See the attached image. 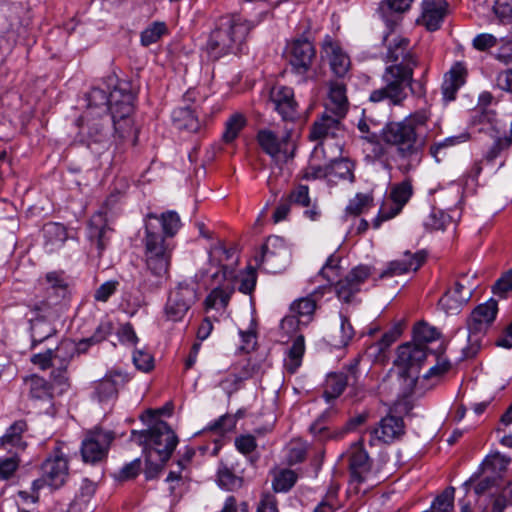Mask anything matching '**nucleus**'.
<instances>
[{
  "instance_id": "1",
  "label": "nucleus",
  "mask_w": 512,
  "mask_h": 512,
  "mask_svg": "<svg viewBox=\"0 0 512 512\" xmlns=\"http://www.w3.org/2000/svg\"><path fill=\"white\" fill-rule=\"evenodd\" d=\"M428 120L429 115L425 111H417L402 121L386 124L382 130V140L395 149L397 168L403 174L414 170L422 160Z\"/></svg>"
},
{
  "instance_id": "2",
  "label": "nucleus",
  "mask_w": 512,
  "mask_h": 512,
  "mask_svg": "<svg viewBox=\"0 0 512 512\" xmlns=\"http://www.w3.org/2000/svg\"><path fill=\"white\" fill-rule=\"evenodd\" d=\"M106 82L109 95L104 89L93 87L87 94L88 107L99 108L103 112L109 110L115 132L123 139L131 127L128 117L134 110V94L128 83L118 81L114 75L108 76Z\"/></svg>"
},
{
  "instance_id": "3",
  "label": "nucleus",
  "mask_w": 512,
  "mask_h": 512,
  "mask_svg": "<svg viewBox=\"0 0 512 512\" xmlns=\"http://www.w3.org/2000/svg\"><path fill=\"white\" fill-rule=\"evenodd\" d=\"M260 21L261 19L250 22L239 15L221 17L207 42V51L211 58L216 60L226 54L241 51L249 31Z\"/></svg>"
},
{
  "instance_id": "4",
  "label": "nucleus",
  "mask_w": 512,
  "mask_h": 512,
  "mask_svg": "<svg viewBox=\"0 0 512 512\" xmlns=\"http://www.w3.org/2000/svg\"><path fill=\"white\" fill-rule=\"evenodd\" d=\"M414 68L411 64H393L386 67L382 75L385 85L371 92L370 101L376 103L388 100L392 105H400L407 97L405 88L411 86Z\"/></svg>"
},
{
  "instance_id": "5",
  "label": "nucleus",
  "mask_w": 512,
  "mask_h": 512,
  "mask_svg": "<svg viewBox=\"0 0 512 512\" xmlns=\"http://www.w3.org/2000/svg\"><path fill=\"white\" fill-rule=\"evenodd\" d=\"M135 441L144 447L145 454L153 453L168 461L178 444V437L165 421H157L148 430L132 431Z\"/></svg>"
},
{
  "instance_id": "6",
  "label": "nucleus",
  "mask_w": 512,
  "mask_h": 512,
  "mask_svg": "<svg viewBox=\"0 0 512 512\" xmlns=\"http://www.w3.org/2000/svg\"><path fill=\"white\" fill-rule=\"evenodd\" d=\"M498 303L493 298L478 305L470 314L467 320L469 331L468 345L463 348V357H474L481 348L482 336L496 318Z\"/></svg>"
},
{
  "instance_id": "7",
  "label": "nucleus",
  "mask_w": 512,
  "mask_h": 512,
  "mask_svg": "<svg viewBox=\"0 0 512 512\" xmlns=\"http://www.w3.org/2000/svg\"><path fill=\"white\" fill-rule=\"evenodd\" d=\"M428 348L415 342H408L398 347L395 365L403 379L405 388L412 391L417 382V369L427 357Z\"/></svg>"
},
{
  "instance_id": "8",
  "label": "nucleus",
  "mask_w": 512,
  "mask_h": 512,
  "mask_svg": "<svg viewBox=\"0 0 512 512\" xmlns=\"http://www.w3.org/2000/svg\"><path fill=\"white\" fill-rule=\"evenodd\" d=\"M257 142L261 149L277 162H287L294 157L296 144L289 129H285L282 134L270 129H261L257 133Z\"/></svg>"
},
{
  "instance_id": "9",
  "label": "nucleus",
  "mask_w": 512,
  "mask_h": 512,
  "mask_svg": "<svg viewBox=\"0 0 512 512\" xmlns=\"http://www.w3.org/2000/svg\"><path fill=\"white\" fill-rule=\"evenodd\" d=\"M476 286L474 274L461 275L454 283L453 288L449 289L439 300V305L446 314H458L471 299Z\"/></svg>"
},
{
  "instance_id": "10",
  "label": "nucleus",
  "mask_w": 512,
  "mask_h": 512,
  "mask_svg": "<svg viewBox=\"0 0 512 512\" xmlns=\"http://www.w3.org/2000/svg\"><path fill=\"white\" fill-rule=\"evenodd\" d=\"M196 289L188 284H179L169 295L165 314L171 321H180L196 302Z\"/></svg>"
},
{
  "instance_id": "11",
  "label": "nucleus",
  "mask_w": 512,
  "mask_h": 512,
  "mask_svg": "<svg viewBox=\"0 0 512 512\" xmlns=\"http://www.w3.org/2000/svg\"><path fill=\"white\" fill-rule=\"evenodd\" d=\"M46 298L32 304L31 310L46 317L53 306L58 305L68 294L67 284L55 272H50L45 277Z\"/></svg>"
},
{
  "instance_id": "12",
  "label": "nucleus",
  "mask_w": 512,
  "mask_h": 512,
  "mask_svg": "<svg viewBox=\"0 0 512 512\" xmlns=\"http://www.w3.org/2000/svg\"><path fill=\"white\" fill-rule=\"evenodd\" d=\"M114 436L109 431L95 429L87 432L81 445L82 459L86 463L101 461L107 454Z\"/></svg>"
},
{
  "instance_id": "13",
  "label": "nucleus",
  "mask_w": 512,
  "mask_h": 512,
  "mask_svg": "<svg viewBox=\"0 0 512 512\" xmlns=\"http://www.w3.org/2000/svg\"><path fill=\"white\" fill-rule=\"evenodd\" d=\"M86 347L81 345V341L76 344L70 339H66L60 342L55 350H52L53 357V371L52 376L59 385H67L68 378L66 376V370L77 353H84Z\"/></svg>"
},
{
  "instance_id": "14",
  "label": "nucleus",
  "mask_w": 512,
  "mask_h": 512,
  "mask_svg": "<svg viewBox=\"0 0 512 512\" xmlns=\"http://www.w3.org/2000/svg\"><path fill=\"white\" fill-rule=\"evenodd\" d=\"M288 255L285 241L279 236H270L261 247V253L255 256L258 265L266 264L272 272L280 270Z\"/></svg>"
},
{
  "instance_id": "15",
  "label": "nucleus",
  "mask_w": 512,
  "mask_h": 512,
  "mask_svg": "<svg viewBox=\"0 0 512 512\" xmlns=\"http://www.w3.org/2000/svg\"><path fill=\"white\" fill-rule=\"evenodd\" d=\"M286 55L292 70L299 75H304L312 65L315 48L307 39H296L288 45Z\"/></svg>"
},
{
  "instance_id": "16",
  "label": "nucleus",
  "mask_w": 512,
  "mask_h": 512,
  "mask_svg": "<svg viewBox=\"0 0 512 512\" xmlns=\"http://www.w3.org/2000/svg\"><path fill=\"white\" fill-rule=\"evenodd\" d=\"M372 269L367 265H359L353 268L345 278L339 280L335 285L337 297L349 303L354 295L360 291L361 285L371 276Z\"/></svg>"
},
{
  "instance_id": "17",
  "label": "nucleus",
  "mask_w": 512,
  "mask_h": 512,
  "mask_svg": "<svg viewBox=\"0 0 512 512\" xmlns=\"http://www.w3.org/2000/svg\"><path fill=\"white\" fill-rule=\"evenodd\" d=\"M412 194L413 188L410 180L406 179L394 185L390 192V199L393 204L389 209L386 208L385 204L381 207L378 217L373 221L374 228H378L382 221L389 220L398 215Z\"/></svg>"
},
{
  "instance_id": "18",
  "label": "nucleus",
  "mask_w": 512,
  "mask_h": 512,
  "mask_svg": "<svg viewBox=\"0 0 512 512\" xmlns=\"http://www.w3.org/2000/svg\"><path fill=\"white\" fill-rule=\"evenodd\" d=\"M270 100L284 120H293L297 114V102L292 88L276 84L271 88Z\"/></svg>"
},
{
  "instance_id": "19",
  "label": "nucleus",
  "mask_w": 512,
  "mask_h": 512,
  "mask_svg": "<svg viewBox=\"0 0 512 512\" xmlns=\"http://www.w3.org/2000/svg\"><path fill=\"white\" fill-rule=\"evenodd\" d=\"M422 12L417 23L423 25L428 31H436L441 27L447 15L448 3L446 0H423Z\"/></svg>"
},
{
  "instance_id": "20",
  "label": "nucleus",
  "mask_w": 512,
  "mask_h": 512,
  "mask_svg": "<svg viewBox=\"0 0 512 512\" xmlns=\"http://www.w3.org/2000/svg\"><path fill=\"white\" fill-rule=\"evenodd\" d=\"M425 261V253L422 251L412 254L409 251H405L401 259H396L388 263L386 269H384L379 277H393L402 275L408 272H416Z\"/></svg>"
},
{
  "instance_id": "21",
  "label": "nucleus",
  "mask_w": 512,
  "mask_h": 512,
  "mask_svg": "<svg viewBox=\"0 0 512 512\" xmlns=\"http://www.w3.org/2000/svg\"><path fill=\"white\" fill-rule=\"evenodd\" d=\"M347 458L352 481L362 483L371 470L368 453L360 443H355L350 447Z\"/></svg>"
},
{
  "instance_id": "22",
  "label": "nucleus",
  "mask_w": 512,
  "mask_h": 512,
  "mask_svg": "<svg viewBox=\"0 0 512 512\" xmlns=\"http://www.w3.org/2000/svg\"><path fill=\"white\" fill-rule=\"evenodd\" d=\"M27 430L28 425L25 420L15 421L0 438V448L9 453L23 452L27 447V442L24 440V433Z\"/></svg>"
},
{
  "instance_id": "23",
  "label": "nucleus",
  "mask_w": 512,
  "mask_h": 512,
  "mask_svg": "<svg viewBox=\"0 0 512 512\" xmlns=\"http://www.w3.org/2000/svg\"><path fill=\"white\" fill-rule=\"evenodd\" d=\"M152 220H158L154 214L147 215L145 236V257L171 255V249L165 243L164 237L156 231Z\"/></svg>"
},
{
  "instance_id": "24",
  "label": "nucleus",
  "mask_w": 512,
  "mask_h": 512,
  "mask_svg": "<svg viewBox=\"0 0 512 512\" xmlns=\"http://www.w3.org/2000/svg\"><path fill=\"white\" fill-rule=\"evenodd\" d=\"M128 381L127 375L119 371H111L94 385L95 396L100 402L117 396L118 388Z\"/></svg>"
},
{
  "instance_id": "25",
  "label": "nucleus",
  "mask_w": 512,
  "mask_h": 512,
  "mask_svg": "<svg viewBox=\"0 0 512 512\" xmlns=\"http://www.w3.org/2000/svg\"><path fill=\"white\" fill-rule=\"evenodd\" d=\"M42 473L47 485L59 488L68 477V462L62 456L48 458L42 465Z\"/></svg>"
},
{
  "instance_id": "26",
  "label": "nucleus",
  "mask_w": 512,
  "mask_h": 512,
  "mask_svg": "<svg viewBox=\"0 0 512 512\" xmlns=\"http://www.w3.org/2000/svg\"><path fill=\"white\" fill-rule=\"evenodd\" d=\"M371 435L383 443H391L404 434V422L396 416H386L370 431Z\"/></svg>"
},
{
  "instance_id": "27",
  "label": "nucleus",
  "mask_w": 512,
  "mask_h": 512,
  "mask_svg": "<svg viewBox=\"0 0 512 512\" xmlns=\"http://www.w3.org/2000/svg\"><path fill=\"white\" fill-rule=\"evenodd\" d=\"M409 46V39L400 36L395 37L392 42L388 44V60L392 62L400 60L398 64H411V67H416L418 65V60L410 51Z\"/></svg>"
},
{
  "instance_id": "28",
  "label": "nucleus",
  "mask_w": 512,
  "mask_h": 512,
  "mask_svg": "<svg viewBox=\"0 0 512 512\" xmlns=\"http://www.w3.org/2000/svg\"><path fill=\"white\" fill-rule=\"evenodd\" d=\"M467 71L462 63H456L445 75L442 84V94L445 100L455 99L458 89L465 83Z\"/></svg>"
},
{
  "instance_id": "29",
  "label": "nucleus",
  "mask_w": 512,
  "mask_h": 512,
  "mask_svg": "<svg viewBox=\"0 0 512 512\" xmlns=\"http://www.w3.org/2000/svg\"><path fill=\"white\" fill-rule=\"evenodd\" d=\"M342 118L343 117H338L335 114L331 116L324 113L319 120L313 123L310 131V139L322 140L328 136L335 137L340 130V120Z\"/></svg>"
},
{
  "instance_id": "30",
  "label": "nucleus",
  "mask_w": 512,
  "mask_h": 512,
  "mask_svg": "<svg viewBox=\"0 0 512 512\" xmlns=\"http://www.w3.org/2000/svg\"><path fill=\"white\" fill-rule=\"evenodd\" d=\"M97 485L93 481L84 478L81 480L79 490L76 493L71 509L74 512H92L94 509L91 500L96 492Z\"/></svg>"
},
{
  "instance_id": "31",
  "label": "nucleus",
  "mask_w": 512,
  "mask_h": 512,
  "mask_svg": "<svg viewBox=\"0 0 512 512\" xmlns=\"http://www.w3.org/2000/svg\"><path fill=\"white\" fill-rule=\"evenodd\" d=\"M109 232H111V229L104 223L101 215H96L91 219L88 228V237L91 244L96 246L99 257L102 255L109 242Z\"/></svg>"
},
{
  "instance_id": "32",
  "label": "nucleus",
  "mask_w": 512,
  "mask_h": 512,
  "mask_svg": "<svg viewBox=\"0 0 512 512\" xmlns=\"http://www.w3.org/2000/svg\"><path fill=\"white\" fill-rule=\"evenodd\" d=\"M323 53L329 61L331 70L337 77H343L348 72L350 60L340 47L329 43L324 46Z\"/></svg>"
},
{
  "instance_id": "33",
  "label": "nucleus",
  "mask_w": 512,
  "mask_h": 512,
  "mask_svg": "<svg viewBox=\"0 0 512 512\" xmlns=\"http://www.w3.org/2000/svg\"><path fill=\"white\" fill-rule=\"evenodd\" d=\"M44 248L48 253L58 251L67 239L66 228L59 223H48L43 227Z\"/></svg>"
},
{
  "instance_id": "34",
  "label": "nucleus",
  "mask_w": 512,
  "mask_h": 512,
  "mask_svg": "<svg viewBox=\"0 0 512 512\" xmlns=\"http://www.w3.org/2000/svg\"><path fill=\"white\" fill-rule=\"evenodd\" d=\"M328 109L336 116L344 117L348 110V100L346 97V87L342 82L335 81L330 83Z\"/></svg>"
},
{
  "instance_id": "35",
  "label": "nucleus",
  "mask_w": 512,
  "mask_h": 512,
  "mask_svg": "<svg viewBox=\"0 0 512 512\" xmlns=\"http://www.w3.org/2000/svg\"><path fill=\"white\" fill-rule=\"evenodd\" d=\"M354 163L347 158L334 159L329 163V182L348 180L354 182Z\"/></svg>"
},
{
  "instance_id": "36",
  "label": "nucleus",
  "mask_w": 512,
  "mask_h": 512,
  "mask_svg": "<svg viewBox=\"0 0 512 512\" xmlns=\"http://www.w3.org/2000/svg\"><path fill=\"white\" fill-rule=\"evenodd\" d=\"M170 261L171 255L146 257L147 269L152 275L158 278L154 285V289L159 288L163 281L168 278Z\"/></svg>"
},
{
  "instance_id": "37",
  "label": "nucleus",
  "mask_w": 512,
  "mask_h": 512,
  "mask_svg": "<svg viewBox=\"0 0 512 512\" xmlns=\"http://www.w3.org/2000/svg\"><path fill=\"white\" fill-rule=\"evenodd\" d=\"M413 0H385L379 6V13L387 22V26L396 22L399 14L408 10Z\"/></svg>"
},
{
  "instance_id": "38",
  "label": "nucleus",
  "mask_w": 512,
  "mask_h": 512,
  "mask_svg": "<svg viewBox=\"0 0 512 512\" xmlns=\"http://www.w3.org/2000/svg\"><path fill=\"white\" fill-rule=\"evenodd\" d=\"M172 120L179 130H187L189 132L198 131L200 124L197 117L189 107H179L173 110Z\"/></svg>"
},
{
  "instance_id": "39",
  "label": "nucleus",
  "mask_w": 512,
  "mask_h": 512,
  "mask_svg": "<svg viewBox=\"0 0 512 512\" xmlns=\"http://www.w3.org/2000/svg\"><path fill=\"white\" fill-rule=\"evenodd\" d=\"M347 386V379L344 372L331 373L325 381L323 396L327 402L339 397Z\"/></svg>"
},
{
  "instance_id": "40",
  "label": "nucleus",
  "mask_w": 512,
  "mask_h": 512,
  "mask_svg": "<svg viewBox=\"0 0 512 512\" xmlns=\"http://www.w3.org/2000/svg\"><path fill=\"white\" fill-rule=\"evenodd\" d=\"M305 352V341L303 335H298L288 350V360L285 367L290 373H294L301 365L302 357Z\"/></svg>"
},
{
  "instance_id": "41",
  "label": "nucleus",
  "mask_w": 512,
  "mask_h": 512,
  "mask_svg": "<svg viewBox=\"0 0 512 512\" xmlns=\"http://www.w3.org/2000/svg\"><path fill=\"white\" fill-rule=\"evenodd\" d=\"M509 460L499 453L488 456L482 463L481 469L484 474H490L497 479L501 478V474L507 469Z\"/></svg>"
},
{
  "instance_id": "42",
  "label": "nucleus",
  "mask_w": 512,
  "mask_h": 512,
  "mask_svg": "<svg viewBox=\"0 0 512 512\" xmlns=\"http://www.w3.org/2000/svg\"><path fill=\"white\" fill-rule=\"evenodd\" d=\"M245 125L246 118L243 114L238 112L232 114L225 123V131L222 136L224 142L231 143L234 141Z\"/></svg>"
},
{
  "instance_id": "43",
  "label": "nucleus",
  "mask_w": 512,
  "mask_h": 512,
  "mask_svg": "<svg viewBox=\"0 0 512 512\" xmlns=\"http://www.w3.org/2000/svg\"><path fill=\"white\" fill-rule=\"evenodd\" d=\"M439 332L427 323H418L413 330V342L427 347L428 343H431L439 338Z\"/></svg>"
},
{
  "instance_id": "44",
  "label": "nucleus",
  "mask_w": 512,
  "mask_h": 512,
  "mask_svg": "<svg viewBox=\"0 0 512 512\" xmlns=\"http://www.w3.org/2000/svg\"><path fill=\"white\" fill-rule=\"evenodd\" d=\"M297 481V474L290 469H282L275 473L272 486L275 492L289 491Z\"/></svg>"
},
{
  "instance_id": "45",
  "label": "nucleus",
  "mask_w": 512,
  "mask_h": 512,
  "mask_svg": "<svg viewBox=\"0 0 512 512\" xmlns=\"http://www.w3.org/2000/svg\"><path fill=\"white\" fill-rule=\"evenodd\" d=\"M30 395L36 400H51L52 392L50 384L42 377L32 376L29 379Z\"/></svg>"
},
{
  "instance_id": "46",
  "label": "nucleus",
  "mask_w": 512,
  "mask_h": 512,
  "mask_svg": "<svg viewBox=\"0 0 512 512\" xmlns=\"http://www.w3.org/2000/svg\"><path fill=\"white\" fill-rule=\"evenodd\" d=\"M167 32L164 22H153L141 33V44L149 46L156 43Z\"/></svg>"
},
{
  "instance_id": "47",
  "label": "nucleus",
  "mask_w": 512,
  "mask_h": 512,
  "mask_svg": "<svg viewBox=\"0 0 512 512\" xmlns=\"http://www.w3.org/2000/svg\"><path fill=\"white\" fill-rule=\"evenodd\" d=\"M316 309L315 301L310 297L301 298L291 304L290 311L299 318H306L309 321Z\"/></svg>"
},
{
  "instance_id": "48",
  "label": "nucleus",
  "mask_w": 512,
  "mask_h": 512,
  "mask_svg": "<svg viewBox=\"0 0 512 512\" xmlns=\"http://www.w3.org/2000/svg\"><path fill=\"white\" fill-rule=\"evenodd\" d=\"M454 493L453 487L446 488L440 495H438L432 503V510L434 512H451L454 506Z\"/></svg>"
},
{
  "instance_id": "49",
  "label": "nucleus",
  "mask_w": 512,
  "mask_h": 512,
  "mask_svg": "<svg viewBox=\"0 0 512 512\" xmlns=\"http://www.w3.org/2000/svg\"><path fill=\"white\" fill-rule=\"evenodd\" d=\"M155 222H161L163 232L166 236H174L181 226L179 215L175 211H167L161 215Z\"/></svg>"
},
{
  "instance_id": "50",
  "label": "nucleus",
  "mask_w": 512,
  "mask_h": 512,
  "mask_svg": "<svg viewBox=\"0 0 512 512\" xmlns=\"http://www.w3.org/2000/svg\"><path fill=\"white\" fill-rule=\"evenodd\" d=\"M218 484L227 490H235L242 486V478L235 475L227 466L222 465L218 469Z\"/></svg>"
},
{
  "instance_id": "51",
  "label": "nucleus",
  "mask_w": 512,
  "mask_h": 512,
  "mask_svg": "<svg viewBox=\"0 0 512 512\" xmlns=\"http://www.w3.org/2000/svg\"><path fill=\"white\" fill-rule=\"evenodd\" d=\"M510 493V490L504 489L498 495H492L482 512H503L507 506L512 504Z\"/></svg>"
},
{
  "instance_id": "52",
  "label": "nucleus",
  "mask_w": 512,
  "mask_h": 512,
  "mask_svg": "<svg viewBox=\"0 0 512 512\" xmlns=\"http://www.w3.org/2000/svg\"><path fill=\"white\" fill-rule=\"evenodd\" d=\"M468 139H469L468 133H461L457 136L448 137V138L444 139L443 141H440V142H437V143H434L433 145H431L430 146V154L437 161H440L439 154L442 152V150H444L448 147H452L454 145L466 142Z\"/></svg>"
},
{
  "instance_id": "53",
  "label": "nucleus",
  "mask_w": 512,
  "mask_h": 512,
  "mask_svg": "<svg viewBox=\"0 0 512 512\" xmlns=\"http://www.w3.org/2000/svg\"><path fill=\"white\" fill-rule=\"evenodd\" d=\"M232 290H224L222 288L213 289L205 300L207 308H215L220 305L225 308L230 300Z\"/></svg>"
},
{
  "instance_id": "54",
  "label": "nucleus",
  "mask_w": 512,
  "mask_h": 512,
  "mask_svg": "<svg viewBox=\"0 0 512 512\" xmlns=\"http://www.w3.org/2000/svg\"><path fill=\"white\" fill-rule=\"evenodd\" d=\"M451 224V217L441 210H434L428 216L425 226L431 230H444Z\"/></svg>"
},
{
  "instance_id": "55",
  "label": "nucleus",
  "mask_w": 512,
  "mask_h": 512,
  "mask_svg": "<svg viewBox=\"0 0 512 512\" xmlns=\"http://www.w3.org/2000/svg\"><path fill=\"white\" fill-rule=\"evenodd\" d=\"M87 136L88 146L91 144L105 145L108 142V131L99 122H94L89 126Z\"/></svg>"
},
{
  "instance_id": "56",
  "label": "nucleus",
  "mask_w": 512,
  "mask_h": 512,
  "mask_svg": "<svg viewBox=\"0 0 512 512\" xmlns=\"http://www.w3.org/2000/svg\"><path fill=\"white\" fill-rule=\"evenodd\" d=\"M370 202L371 197L369 195L359 193L350 200L346 207V212L353 216L360 215L369 208Z\"/></svg>"
},
{
  "instance_id": "57",
  "label": "nucleus",
  "mask_w": 512,
  "mask_h": 512,
  "mask_svg": "<svg viewBox=\"0 0 512 512\" xmlns=\"http://www.w3.org/2000/svg\"><path fill=\"white\" fill-rule=\"evenodd\" d=\"M9 457L0 460V479H9L17 470L20 464L19 454L10 453Z\"/></svg>"
},
{
  "instance_id": "58",
  "label": "nucleus",
  "mask_w": 512,
  "mask_h": 512,
  "mask_svg": "<svg viewBox=\"0 0 512 512\" xmlns=\"http://www.w3.org/2000/svg\"><path fill=\"white\" fill-rule=\"evenodd\" d=\"M334 411L332 409H327L322 413L321 416L310 426V432L317 436L320 440L326 439L330 437L328 434L329 427L325 425L326 419L330 417Z\"/></svg>"
},
{
  "instance_id": "59",
  "label": "nucleus",
  "mask_w": 512,
  "mask_h": 512,
  "mask_svg": "<svg viewBox=\"0 0 512 512\" xmlns=\"http://www.w3.org/2000/svg\"><path fill=\"white\" fill-rule=\"evenodd\" d=\"M111 331L112 324L110 322H103L98 326L95 333L91 337L81 340V345L87 349L89 345L96 344L105 340Z\"/></svg>"
},
{
  "instance_id": "60",
  "label": "nucleus",
  "mask_w": 512,
  "mask_h": 512,
  "mask_svg": "<svg viewBox=\"0 0 512 512\" xmlns=\"http://www.w3.org/2000/svg\"><path fill=\"white\" fill-rule=\"evenodd\" d=\"M146 468L145 476L147 479L155 478L159 472L163 469L164 464L167 461H162L161 457L153 455V453L146 454Z\"/></svg>"
},
{
  "instance_id": "61",
  "label": "nucleus",
  "mask_w": 512,
  "mask_h": 512,
  "mask_svg": "<svg viewBox=\"0 0 512 512\" xmlns=\"http://www.w3.org/2000/svg\"><path fill=\"white\" fill-rule=\"evenodd\" d=\"M290 203H294L303 207L310 205L309 188L305 185H299L292 190L288 196Z\"/></svg>"
},
{
  "instance_id": "62",
  "label": "nucleus",
  "mask_w": 512,
  "mask_h": 512,
  "mask_svg": "<svg viewBox=\"0 0 512 512\" xmlns=\"http://www.w3.org/2000/svg\"><path fill=\"white\" fill-rule=\"evenodd\" d=\"M133 362L136 368L143 372H148L153 368V357L144 350L134 351Z\"/></svg>"
},
{
  "instance_id": "63",
  "label": "nucleus",
  "mask_w": 512,
  "mask_h": 512,
  "mask_svg": "<svg viewBox=\"0 0 512 512\" xmlns=\"http://www.w3.org/2000/svg\"><path fill=\"white\" fill-rule=\"evenodd\" d=\"M493 10L501 22L508 23L512 21V5L506 0H497Z\"/></svg>"
},
{
  "instance_id": "64",
  "label": "nucleus",
  "mask_w": 512,
  "mask_h": 512,
  "mask_svg": "<svg viewBox=\"0 0 512 512\" xmlns=\"http://www.w3.org/2000/svg\"><path fill=\"white\" fill-rule=\"evenodd\" d=\"M512 289V269L506 272L501 278H499L493 286V292L495 294L504 296L508 291Z\"/></svg>"
}]
</instances>
